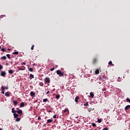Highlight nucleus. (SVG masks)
I'll use <instances>...</instances> for the list:
<instances>
[{
	"mask_svg": "<svg viewBox=\"0 0 130 130\" xmlns=\"http://www.w3.org/2000/svg\"><path fill=\"white\" fill-rule=\"evenodd\" d=\"M56 74L58 75L59 77H63V76H64V73L61 72L59 70L56 71Z\"/></svg>",
	"mask_w": 130,
	"mask_h": 130,
	"instance_id": "obj_1",
	"label": "nucleus"
},
{
	"mask_svg": "<svg viewBox=\"0 0 130 130\" xmlns=\"http://www.w3.org/2000/svg\"><path fill=\"white\" fill-rule=\"evenodd\" d=\"M45 84H49L50 83V79L48 77H46L45 79Z\"/></svg>",
	"mask_w": 130,
	"mask_h": 130,
	"instance_id": "obj_2",
	"label": "nucleus"
},
{
	"mask_svg": "<svg viewBox=\"0 0 130 130\" xmlns=\"http://www.w3.org/2000/svg\"><path fill=\"white\" fill-rule=\"evenodd\" d=\"M6 75H7V73L5 72L4 71H2L1 73V76L2 77H6Z\"/></svg>",
	"mask_w": 130,
	"mask_h": 130,
	"instance_id": "obj_3",
	"label": "nucleus"
},
{
	"mask_svg": "<svg viewBox=\"0 0 130 130\" xmlns=\"http://www.w3.org/2000/svg\"><path fill=\"white\" fill-rule=\"evenodd\" d=\"M35 94H36V93L33 91H31L30 93V95L32 98H33V97H35Z\"/></svg>",
	"mask_w": 130,
	"mask_h": 130,
	"instance_id": "obj_4",
	"label": "nucleus"
},
{
	"mask_svg": "<svg viewBox=\"0 0 130 130\" xmlns=\"http://www.w3.org/2000/svg\"><path fill=\"white\" fill-rule=\"evenodd\" d=\"M17 113H18V114H20V116H21V115H22V113H23V111H22V110H19L18 111H17Z\"/></svg>",
	"mask_w": 130,
	"mask_h": 130,
	"instance_id": "obj_5",
	"label": "nucleus"
},
{
	"mask_svg": "<svg viewBox=\"0 0 130 130\" xmlns=\"http://www.w3.org/2000/svg\"><path fill=\"white\" fill-rule=\"evenodd\" d=\"M79 99H80V97L76 96V98L75 99V102H76V103H78L79 102H78V100H79Z\"/></svg>",
	"mask_w": 130,
	"mask_h": 130,
	"instance_id": "obj_6",
	"label": "nucleus"
},
{
	"mask_svg": "<svg viewBox=\"0 0 130 130\" xmlns=\"http://www.w3.org/2000/svg\"><path fill=\"white\" fill-rule=\"evenodd\" d=\"M29 79L30 80H32V79H34V75H33V74H30Z\"/></svg>",
	"mask_w": 130,
	"mask_h": 130,
	"instance_id": "obj_7",
	"label": "nucleus"
},
{
	"mask_svg": "<svg viewBox=\"0 0 130 130\" xmlns=\"http://www.w3.org/2000/svg\"><path fill=\"white\" fill-rule=\"evenodd\" d=\"M28 67V70L29 72H33V69L31 68H29V66L27 65Z\"/></svg>",
	"mask_w": 130,
	"mask_h": 130,
	"instance_id": "obj_8",
	"label": "nucleus"
},
{
	"mask_svg": "<svg viewBox=\"0 0 130 130\" xmlns=\"http://www.w3.org/2000/svg\"><path fill=\"white\" fill-rule=\"evenodd\" d=\"M8 73H9V74H10L11 75H12V74H13L14 73V70H10L8 71Z\"/></svg>",
	"mask_w": 130,
	"mask_h": 130,
	"instance_id": "obj_9",
	"label": "nucleus"
},
{
	"mask_svg": "<svg viewBox=\"0 0 130 130\" xmlns=\"http://www.w3.org/2000/svg\"><path fill=\"white\" fill-rule=\"evenodd\" d=\"M56 99H57V100H58V99H59V98H60V95L59 94H56V96H55Z\"/></svg>",
	"mask_w": 130,
	"mask_h": 130,
	"instance_id": "obj_10",
	"label": "nucleus"
},
{
	"mask_svg": "<svg viewBox=\"0 0 130 130\" xmlns=\"http://www.w3.org/2000/svg\"><path fill=\"white\" fill-rule=\"evenodd\" d=\"M20 107H24V106H25V103H21L20 104Z\"/></svg>",
	"mask_w": 130,
	"mask_h": 130,
	"instance_id": "obj_11",
	"label": "nucleus"
},
{
	"mask_svg": "<svg viewBox=\"0 0 130 130\" xmlns=\"http://www.w3.org/2000/svg\"><path fill=\"white\" fill-rule=\"evenodd\" d=\"M129 108H130V105H127L125 107L124 109H125V110H127L129 109Z\"/></svg>",
	"mask_w": 130,
	"mask_h": 130,
	"instance_id": "obj_12",
	"label": "nucleus"
},
{
	"mask_svg": "<svg viewBox=\"0 0 130 130\" xmlns=\"http://www.w3.org/2000/svg\"><path fill=\"white\" fill-rule=\"evenodd\" d=\"M13 116L14 117V118H17L18 117V116H19V115H18V114L15 113L13 114Z\"/></svg>",
	"mask_w": 130,
	"mask_h": 130,
	"instance_id": "obj_13",
	"label": "nucleus"
},
{
	"mask_svg": "<svg viewBox=\"0 0 130 130\" xmlns=\"http://www.w3.org/2000/svg\"><path fill=\"white\" fill-rule=\"evenodd\" d=\"M108 64L110 66H112V67H114V64L112 63V61H110L108 63Z\"/></svg>",
	"mask_w": 130,
	"mask_h": 130,
	"instance_id": "obj_14",
	"label": "nucleus"
},
{
	"mask_svg": "<svg viewBox=\"0 0 130 130\" xmlns=\"http://www.w3.org/2000/svg\"><path fill=\"white\" fill-rule=\"evenodd\" d=\"M5 96H6V97L10 96V93H9V92H5Z\"/></svg>",
	"mask_w": 130,
	"mask_h": 130,
	"instance_id": "obj_15",
	"label": "nucleus"
},
{
	"mask_svg": "<svg viewBox=\"0 0 130 130\" xmlns=\"http://www.w3.org/2000/svg\"><path fill=\"white\" fill-rule=\"evenodd\" d=\"M90 96L91 98H94V93H93V92H91L90 93Z\"/></svg>",
	"mask_w": 130,
	"mask_h": 130,
	"instance_id": "obj_16",
	"label": "nucleus"
},
{
	"mask_svg": "<svg viewBox=\"0 0 130 130\" xmlns=\"http://www.w3.org/2000/svg\"><path fill=\"white\" fill-rule=\"evenodd\" d=\"M1 59H4V60H6V59H7V57H6V56H2Z\"/></svg>",
	"mask_w": 130,
	"mask_h": 130,
	"instance_id": "obj_17",
	"label": "nucleus"
},
{
	"mask_svg": "<svg viewBox=\"0 0 130 130\" xmlns=\"http://www.w3.org/2000/svg\"><path fill=\"white\" fill-rule=\"evenodd\" d=\"M13 102L14 105H17V104H18V101H13Z\"/></svg>",
	"mask_w": 130,
	"mask_h": 130,
	"instance_id": "obj_18",
	"label": "nucleus"
},
{
	"mask_svg": "<svg viewBox=\"0 0 130 130\" xmlns=\"http://www.w3.org/2000/svg\"><path fill=\"white\" fill-rule=\"evenodd\" d=\"M40 86H41V87H43V86H44V83H43V82H40L39 83Z\"/></svg>",
	"mask_w": 130,
	"mask_h": 130,
	"instance_id": "obj_19",
	"label": "nucleus"
},
{
	"mask_svg": "<svg viewBox=\"0 0 130 130\" xmlns=\"http://www.w3.org/2000/svg\"><path fill=\"white\" fill-rule=\"evenodd\" d=\"M47 122H48V123H51V122H52V120L48 119V120H47Z\"/></svg>",
	"mask_w": 130,
	"mask_h": 130,
	"instance_id": "obj_20",
	"label": "nucleus"
},
{
	"mask_svg": "<svg viewBox=\"0 0 130 130\" xmlns=\"http://www.w3.org/2000/svg\"><path fill=\"white\" fill-rule=\"evenodd\" d=\"M95 74L96 75H98V74H99V70H96L95 71Z\"/></svg>",
	"mask_w": 130,
	"mask_h": 130,
	"instance_id": "obj_21",
	"label": "nucleus"
},
{
	"mask_svg": "<svg viewBox=\"0 0 130 130\" xmlns=\"http://www.w3.org/2000/svg\"><path fill=\"white\" fill-rule=\"evenodd\" d=\"M47 101H48V99H45L43 100V102H47Z\"/></svg>",
	"mask_w": 130,
	"mask_h": 130,
	"instance_id": "obj_22",
	"label": "nucleus"
},
{
	"mask_svg": "<svg viewBox=\"0 0 130 130\" xmlns=\"http://www.w3.org/2000/svg\"><path fill=\"white\" fill-rule=\"evenodd\" d=\"M13 54L18 55L19 54V52H17V51L14 52L13 53Z\"/></svg>",
	"mask_w": 130,
	"mask_h": 130,
	"instance_id": "obj_23",
	"label": "nucleus"
},
{
	"mask_svg": "<svg viewBox=\"0 0 130 130\" xmlns=\"http://www.w3.org/2000/svg\"><path fill=\"white\" fill-rule=\"evenodd\" d=\"M7 57H8V58H9V59H11V57L10 56V54H8L6 55Z\"/></svg>",
	"mask_w": 130,
	"mask_h": 130,
	"instance_id": "obj_24",
	"label": "nucleus"
},
{
	"mask_svg": "<svg viewBox=\"0 0 130 130\" xmlns=\"http://www.w3.org/2000/svg\"><path fill=\"white\" fill-rule=\"evenodd\" d=\"M88 105H89V102H86V104H84V106H88Z\"/></svg>",
	"mask_w": 130,
	"mask_h": 130,
	"instance_id": "obj_25",
	"label": "nucleus"
},
{
	"mask_svg": "<svg viewBox=\"0 0 130 130\" xmlns=\"http://www.w3.org/2000/svg\"><path fill=\"white\" fill-rule=\"evenodd\" d=\"M16 118V121H20V120H21V118Z\"/></svg>",
	"mask_w": 130,
	"mask_h": 130,
	"instance_id": "obj_26",
	"label": "nucleus"
},
{
	"mask_svg": "<svg viewBox=\"0 0 130 130\" xmlns=\"http://www.w3.org/2000/svg\"><path fill=\"white\" fill-rule=\"evenodd\" d=\"M91 124L92 126H93L94 127H96V124H95V123H92Z\"/></svg>",
	"mask_w": 130,
	"mask_h": 130,
	"instance_id": "obj_27",
	"label": "nucleus"
},
{
	"mask_svg": "<svg viewBox=\"0 0 130 130\" xmlns=\"http://www.w3.org/2000/svg\"><path fill=\"white\" fill-rule=\"evenodd\" d=\"M126 101L127 102H129V103H130V99H129L127 98V99H126Z\"/></svg>",
	"mask_w": 130,
	"mask_h": 130,
	"instance_id": "obj_28",
	"label": "nucleus"
},
{
	"mask_svg": "<svg viewBox=\"0 0 130 130\" xmlns=\"http://www.w3.org/2000/svg\"><path fill=\"white\" fill-rule=\"evenodd\" d=\"M101 121H102L101 120V119H98V122H99V123H101Z\"/></svg>",
	"mask_w": 130,
	"mask_h": 130,
	"instance_id": "obj_29",
	"label": "nucleus"
},
{
	"mask_svg": "<svg viewBox=\"0 0 130 130\" xmlns=\"http://www.w3.org/2000/svg\"><path fill=\"white\" fill-rule=\"evenodd\" d=\"M1 51H3L4 52H5V51H6V49L4 48H3L2 49H1Z\"/></svg>",
	"mask_w": 130,
	"mask_h": 130,
	"instance_id": "obj_30",
	"label": "nucleus"
},
{
	"mask_svg": "<svg viewBox=\"0 0 130 130\" xmlns=\"http://www.w3.org/2000/svg\"><path fill=\"white\" fill-rule=\"evenodd\" d=\"M1 89H2V90H4V91H5V86H2V87H1Z\"/></svg>",
	"mask_w": 130,
	"mask_h": 130,
	"instance_id": "obj_31",
	"label": "nucleus"
},
{
	"mask_svg": "<svg viewBox=\"0 0 130 130\" xmlns=\"http://www.w3.org/2000/svg\"><path fill=\"white\" fill-rule=\"evenodd\" d=\"M34 46H35L34 45L31 46V50H33V49H34Z\"/></svg>",
	"mask_w": 130,
	"mask_h": 130,
	"instance_id": "obj_32",
	"label": "nucleus"
},
{
	"mask_svg": "<svg viewBox=\"0 0 130 130\" xmlns=\"http://www.w3.org/2000/svg\"><path fill=\"white\" fill-rule=\"evenodd\" d=\"M51 72H53L54 71V68H52L50 69Z\"/></svg>",
	"mask_w": 130,
	"mask_h": 130,
	"instance_id": "obj_33",
	"label": "nucleus"
},
{
	"mask_svg": "<svg viewBox=\"0 0 130 130\" xmlns=\"http://www.w3.org/2000/svg\"><path fill=\"white\" fill-rule=\"evenodd\" d=\"M95 62H96V59L93 60V63H95Z\"/></svg>",
	"mask_w": 130,
	"mask_h": 130,
	"instance_id": "obj_34",
	"label": "nucleus"
},
{
	"mask_svg": "<svg viewBox=\"0 0 130 130\" xmlns=\"http://www.w3.org/2000/svg\"><path fill=\"white\" fill-rule=\"evenodd\" d=\"M64 112L66 113V112H68V109H66L65 110H64Z\"/></svg>",
	"mask_w": 130,
	"mask_h": 130,
	"instance_id": "obj_35",
	"label": "nucleus"
},
{
	"mask_svg": "<svg viewBox=\"0 0 130 130\" xmlns=\"http://www.w3.org/2000/svg\"><path fill=\"white\" fill-rule=\"evenodd\" d=\"M0 70H3V66L0 64Z\"/></svg>",
	"mask_w": 130,
	"mask_h": 130,
	"instance_id": "obj_36",
	"label": "nucleus"
},
{
	"mask_svg": "<svg viewBox=\"0 0 130 130\" xmlns=\"http://www.w3.org/2000/svg\"><path fill=\"white\" fill-rule=\"evenodd\" d=\"M40 119H41V117L39 116L38 118V120H40Z\"/></svg>",
	"mask_w": 130,
	"mask_h": 130,
	"instance_id": "obj_37",
	"label": "nucleus"
},
{
	"mask_svg": "<svg viewBox=\"0 0 130 130\" xmlns=\"http://www.w3.org/2000/svg\"><path fill=\"white\" fill-rule=\"evenodd\" d=\"M17 112V111L16 110H14L13 112H12V113L14 114L16 113Z\"/></svg>",
	"mask_w": 130,
	"mask_h": 130,
	"instance_id": "obj_38",
	"label": "nucleus"
},
{
	"mask_svg": "<svg viewBox=\"0 0 130 130\" xmlns=\"http://www.w3.org/2000/svg\"><path fill=\"white\" fill-rule=\"evenodd\" d=\"M102 130H108V128H104Z\"/></svg>",
	"mask_w": 130,
	"mask_h": 130,
	"instance_id": "obj_39",
	"label": "nucleus"
},
{
	"mask_svg": "<svg viewBox=\"0 0 130 130\" xmlns=\"http://www.w3.org/2000/svg\"><path fill=\"white\" fill-rule=\"evenodd\" d=\"M2 94H5V91L2 90Z\"/></svg>",
	"mask_w": 130,
	"mask_h": 130,
	"instance_id": "obj_40",
	"label": "nucleus"
},
{
	"mask_svg": "<svg viewBox=\"0 0 130 130\" xmlns=\"http://www.w3.org/2000/svg\"><path fill=\"white\" fill-rule=\"evenodd\" d=\"M14 109H15V108H13L12 109V113L14 112Z\"/></svg>",
	"mask_w": 130,
	"mask_h": 130,
	"instance_id": "obj_41",
	"label": "nucleus"
},
{
	"mask_svg": "<svg viewBox=\"0 0 130 130\" xmlns=\"http://www.w3.org/2000/svg\"><path fill=\"white\" fill-rule=\"evenodd\" d=\"M53 118H54V119H55V118H56V115H54L53 116Z\"/></svg>",
	"mask_w": 130,
	"mask_h": 130,
	"instance_id": "obj_42",
	"label": "nucleus"
},
{
	"mask_svg": "<svg viewBox=\"0 0 130 130\" xmlns=\"http://www.w3.org/2000/svg\"><path fill=\"white\" fill-rule=\"evenodd\" d=\"M19 71H23L24 69H18Z\"/></svg>",
	"mask_w": 130,
	"mask_h": 130,
	"instance_id": "obj_43",
	"label": "nucleus"
},
{
	"mask_svg": "<svg viewBox=\"0 0 130 130\" xmlns=\"http://www.w3.org/2000/svg\"><path fill=\"white\" fill-rule=\"evenodd\" d=\"M21 64H22V65L24 64V66H25V65H26V63L23 62Z\"/></svg>",
	"mask_w": 130,
	"mask_h": 130,
	"instance_id": "obj_44",
	"label": "nucleus"
},
{
	"mask_svg": "<svg viewBox=\"0 0 130 130\" xmlns=\"http://www.w3.org/2000/svg\"><path fill=\"white\" fill-rule=\"evenodd\" d=\"M46 93V94H49V91H47L46 92H45Z\"/></svg>",
	"mask_w": 130,
	"mask_h": 130,
	"instance_id": "obj_45",
	"label": "nucleus"
},
{
	"mask_svg": "<svg viewBox=\"0 0 130 130\" xmlns=\"http://www.w3.org/2000/svg\"><path fill=\"white\" fill-rule=\"evenodd\" d=\"M5 89H6L7 90H8V89H9V87H6V86H5Z\"/></svg>",
	"mask_w": 130,
	"mask_h": 130,
	"instance_id": "obj_46",
	"label": "nucleus"
},
{
	"mask_svg": "<svg viewBox=\"0 0 130 130\" xmlns=\"http://www.w3.org/2000/svg\"><path fill=\"white\" fill-rule=\"evenodd\" d=\"M103 91H106V89H105V88L103 89Z\"/></svg>",
	"mask_w": 130,
	"mask_h": 130,
	"instance_id": "obj_47",
	"label": "nucleus"
},
{
	"mask_svg": "<svg viewBox=\"0 0 130 130\" xmlns=\"http://www.w3.org/2000/svg\"><path fill=\"white\" fill-rule=\"evenodd\" d=\"M118 82H120L121 80H119L118 79L117 80Z\"/></svg>",
	"mask_w": 130,
	"mask_h": 130,
	"instance_id": "obj_48",
	"label": "nucleus"
},
{
	"mask_svg": "<svg viewBox=\"0 0 130 130\" xmlns=\"http://www.w3.org/2000/svg\"><path fill=\"white\" fill-rule=\"evenodd\" d=\"M1 48H2V46H0V49H1Z\"/></svg>",
	"mask_w": 130,
	"mask_h": 130,
	"instance_id": "obj_49",
	"label": "nucleus"
},
{
	"mask_svg": "<svg viewBox=\"0 0 130 130\" xmlns=\"http://www.w3.org/2000/svg\"><path fill=\"white\" fill-rule=\"evenodd\" d=\"M118 79H120V77H118Z\"/></svg>",
	"mask_w": 130,
	"mask_h": 130,
	"instance_id": "obj_50",
	"label": "nucleus"
},
{
	"mask_svg": "<svg viewBox=\"0 0 130 130\" xmlns=\"http://www.w3.org/2000/svg\"><path fill=\"white\" fill-rule=\"evenodd\" d=\"M16 109H19V108H17Z\"/></svg>",
	"mask_w": 130,
	"mask_h": 130,
	"instance_id": "obj_51",
	"label": "nucleus"
},
{
	"mask_svg": "<svg viewBox=\"0 0 130 130\" xmlns=\"http://www.w3.org/2000/svg\"><path fill=\"white\" fill-rule=\"evenodd\" d=\"M100 80H101V78H100Z\"/></svg>",
	"mask_w": 130,
	"mask_h": 130,
	"instance_id": "obj_52",
	"label": "nucleus"
},
{
	"mask_svg": "<svg viewBox=\"0 0 130 130\" xmlns=\"http://www.w3.org/2000/svg\"><path fill=\"white\" fill-rule=\"evenodd\" d=\"M8 50H10V49H8Z\"/></svg>",
	"mask_w": 130,
	"mask_h": 130,
	"instance_id": "obj_53",
	"label": "nucleus"
},
{
	"mask_svg": "<svg viewBox=\"0 0 130 130\" xmlns=\"http://www.w3.org/2000/svg\"><path fill=\"white\" fill-rule=\"evenodd\" d=\"M0 130H2V128H0Z\"/></svg>",
	"mask_w": 130,
	"mask_h": 130,
	"instance_id": "obj_54",
	"label": "nucleus"
},
{
	"mask_svg": "<svg viewBox=\"0 0 130 130\" xmlns=\"http://www.w3.org/2000/svg\"><path fill=\"white\" fill-rule=\"evenodd\" d=\"M12 62H11V64H12Z\"/></svg>",
	"mask_w": 130,
	"mask_h": 130,
	"instance_id": "obj_55",
	"label": "nucleus"
},
{
	"mask_svg": "<svg viewBox=\"0 0 130 130\" xmlns=\"http://www.w3.org/2000/svg\"><path fill=\"white\" fill-rule=\"evenodd\" d=\"M48 86H49V84H48Z\"/></svg>",
	"mask_w": 130,
	"mask_h": 130,
	"instance_id": "obj_56",
	"label": "nucleus"
}]
</instances>
